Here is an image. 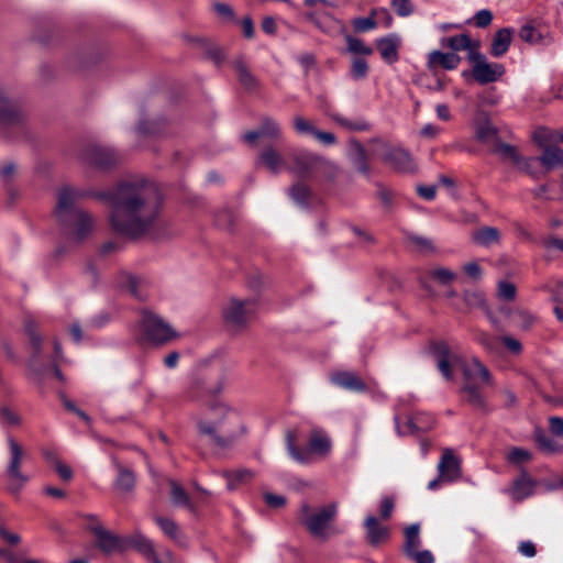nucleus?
I'll list each match as a JSON object with an SVG mask.
<instances>
[{"mask_svg":"<svg viewBox=\"0 0 563 563\" xmlns=\"http://www.w3.org/2000/svg\"><path fill=\"white\" fill-rule=\"evenodd\" d=\"M110 208L113 230L131 239H159L163 199L157 186L147 180L123 181L115 188L96 195Z\"/></svg>","mask_w":563,"mask_h":563,"instance_id":"obj_1","label":"nucleus"},{"mask_svg":"<svg viewBox=\"0 0 563 563\" xmlns=\"http://www.w3.org/2000/svg\"><path fill=\"white\" fill-rule=\"evenodd\" d=\"M224 387V382L216 384L208 383L206 379L197 377L192 380L187 396L192 400H203L207 404V412L197 421L199 434L208 437L220 446L228 448L238 437L240 418L235 411L220 401H209L218 395Z\"/></svg>","mask_w":563,"mask_h":563,"instance_id":"obj_2","label":"nucleus"},{"mask_svg":"<svg viewBox=\"0 0 563 563\" xmlns=\"http://www.w3.org/2000/svg\"><path fill=\"white\" fill-rule=\"evenodd\" d=\"M84 194L69 187L62 188L57 194L55 217L69 243L79 244L91 234L95 220L92 216L76 207V201Z\"/></svg>","mask_w":563,"mask_h":563,"instance_id":"obj_3","label":"nucleus"},{"mask_svg":"<svg viewBox=\"0 0 563 563\" xmlns=\"http://www.w3.org/2000/svg\"><path fill=\"white\" fill-rule=\"evenodd\" d=\"M297 432L295 430H287L285 434L286 449L292 460L300 464H309L314 457H325L332 448V443L328 434L320 430L313 429L310 432L307 448L300 449L297 446Z\"/></svg>","mask_w":563,"mask_h":563,"instance_id":"obj_4","label":"nucleus"},{"mask_svg":"<svg viewBox=\"0 0 563 563\" xmlns=\"http://www.w3.org/2000/svg\"><path fill=\"white\" fill-rule=\"evenodd\" d=\"M461 369L464 379L461 393L466 394L467 404L475 409L487 412L489 409L486 398L473 380L479 378L484 384L492 385L493 377L489 369L477 357H473L470 363L462 362Z\"/></svg>","mask_w":563,"mask_h":563,"instance_id":"obj_5","label":"nucleus"},{"mask_svg":"<svg viewBox=\"0 0 563 563\" xmlns=\"http://www.w3.org/2000/svg\"><path fill=\"white\" fill-rule=\"evenodd\" d=\"M336 517V506L330 504L316 511H311L308 504H302L299 512V521L308 532L317 540L325 541L335 533L333 521Z\"/></svg>","mask_w":563,"mask_h":563,"instance_id":"obj_6","label":"nucleus"},{"mask_svg":"<svg viewBox=\"0 0 563 563\" xmlns=\"http://www.w3.org/2000/svg\"><path fill=\"white\" fill-rule=\"evenodd\" d=\"M9 461L5 473L9 478L8 489L12 493L20 492L30 477L22 472V463L26 456L23 446L13 438L8 437Z\"/></svg>","mask_w":563,"mask_h":563,"instance_id":"obj_7","label":"nucleus"},{"mask_svg":"<svg viewBox=\"0 0 563 563\" xmlns=\"http://www.w3.org/2000/svg\"><path fill=\"white\" fill-rule=\"evenodd\" d=\"M140 323L146 339L153 343L164 344L177 336L168 323L150 310H142Z\"/></svg>","mask_w":563,"mask_h":563,"instance_id":"obj_8","label":"nucleus"},{"mask_svg":"<svg viewBox=\"0 0 563 563\" xmlns=\"http://www.w3.org/2000/svg\"><path fill=\"white\" fill-rule=\"evenodd\" d=\"M473 64L472 76L479 85H487L497 81L506 71L503 64L489 63L479 51L473 49L467 56Z\"/></svg>","mask_w":563,"mask_h":563,"instance_id":"obj_9","label":"nucleus"},{"mask_svg":"<svg viewBox=\"0 0 563 563\" xmlns=\"http://www.w3.org/2000/svg\"><path fill=\"white\" fill-rule=\"evenodd\" d=\"M24 122L25 115L19 102L8 87L0 85V125L20 129Z\"/></svg>","mask_w":563,"mask_h":563,"instance_id":"obj_10","label":"nucleus"},{"mask_svg":"<svg viewBox=\"0 0 563 563\" xmlns=\"http://www.w3.org/2000/svg\"><path fill=\"white\" fill-rule=\"evenodd\" d=\"M256 308L257 303L254 299L232 298L223 308V318L229 325L242 329L254 317Z\"/></svg>","mask_w":563,"mask_h":563,"instance_id":"obj_11","label":"nucleus"},{"mask_svg":"<svg viewBox=\"0 0 563 563\" xmlns=\"http://www.w3.org/2000/svg\"><path fill=\"white\" fill-rule=\"evenodd\" d=\"M131 548L135 549L148 563H176L173 552L167 548H157L142 533L130 538Z\"/></svg>","mask_w":563,"mask_h":563,"instance_id":"obj_12","label":"nucleus"},{"mask_svg":"<svg viewBox=\"0 0 563 563\" xmlns=\"http://www.w3.org/2000/svg\"><path fill=\"white\" fill-rule=\"evenodd\" d=\"M95 522L89 527L90 531L96 537L97 548L104 554H112L115 552L125 551L130 544V539H123L111 531L107 530L95 516H89Z\"/></svg>","mask_w":563,"mask_h":563,"instance_id":"obj_13","label":"nucleus"},{"mask_svg":"<svg viewBox=\"0 0 563 563\" xmlns=\"http://www.w3.org/2000/svg\"><path fill=\"white\" fill-rule=\"evenodd\" d=\"M382 158L391 170L398 174H415L418 169L410 152L400 146L386 148Z\"/></svg>","mask_w":563,"mask_h":563,"instance_id":"obj_14","label":"nucleus"},{"mask_svg":"<svg viewBox=\"0 0 563 563\" xmlns=\"http://www.w3.org/2000/svg\"><path fill=\"white\" fill-rule=\"evenodd\" d=\"M319 157V155L305 150L294 151L288 157L287 170L296 174L299 178L314 177Z\"/></svg>","mask_w":563,"mask_h":563,"instance_id":"obj_15","label":"nucleus"},{"mask_svg":"<svg viewBox=\"0 0 563 563\" xmlns=\"http://www.w3.org/2000/svg\"><path fill=\"white\" fill-rule=\"evenodd\" d=\"M303 18L307 21L313 23L324 33H328L332 36H343L346 42L344 51L346 53H352V35L347 33V29L341 20H338L331 15H323L318 18L313 13H305Z\"/></svg>","mask_w":563,"mask_h":563,"instance_id":"obj_16","label":"nucleus"},{"mask_svg":"<svg viewBox=\"0 0 563 563\" xmlns=\"http://www.w3.org/2000/svg\"><path fill=\"white\" fill-rule=\"evenodd\" d=\"M122 156L113 148L100 145L88 146L84 152V159L100 169L115 166Z\"/></svg>","mask_w":563,"mask_h":563,"instance_id":"obj_17","label":"nucleus"},{"mask_svg":"<svg viewBox=\"0 0 563 563\" xmlns=\"http://www.w3.org/2000/svg\"><path fill=\"white\" fill-rule=\"evenodd\" d=\"M431 352L442 376L451 380L453 378L452 367L459 364L461 358L451 352L450 346L444 341L433 342L431 344Z\"/></svg>","mask_w":563,"mask_h":563,"instance_id":"obj_18","label":"nucleus"},{"mask_svg":"<svg viewBox=\"0 0 563 563\" xmlns=\"http://www.w3.org/2000/svg\"><path fill=\"white\" fill-rule=\"evenodd\" d=\"M396 427L399 434H416L428 432L435 426V418L430 413L418 412L408 418L406 423L401 427L398 418L395 419Z\"/></svg>","mask_w":563,"mask_h":563,"instance_id":"obj_19","label":"nucleus"},{"mask_svg":"<svg viewBox=\"0 0 563 563\" xmlns=\"http://www.w3.org/2000/svg\"><path fill=\"white\" fill-rule=\"evenodd\" d=\"M364 530L366 542L374 548L387 542L390 538L389 527L379 523L373 515L365 518Z\"/></svg>","mask_w":563,"mask_h":563,"instance_id":"obj_20","label":"nucleus"},{"mask_svg":"<svg viewBox=\"0 0 563 563\" xmlns=\"http://www.w3.org/2000/svg\"><path fill=\"white\" fill-rule=\"evenodd\" d=\"M24 329L26 334L29 335L30 344L33 349V354L30 358V369L37 378H40L43 373L36 366L41 354L42 336L37 331L36 322L32 318L25 319Z\"/></svg>","mask_w":563,"mask_h":563,"instance_id":"obj_21","label":"nucleus"},{"mask_svg":"<svg viewBox=\"0 0 563 563\" xmlns=\"http://www.w3.org/2000/svg\"><path fill=\"white\" fill-rule=\"evenodd\" d=\"M440 478L445 482H453L461 476L460 460L454 455L451 449H445L438 464Z\"/></svg>","mask_w":563,"mask_h":563,"instance_id":"obj_22","label":"nucleus"},{"mask_svg":"<svg viewBox=\"0 0 563 563\" xmlns=\"http://www.w3.org/2000/svg\"><path fill=\"white\" fill-rule=\"evenodd\" d=\"M280 126L276 120L269 117L262 119L261 125L256 131H249L244 134V141L252 144L258 137H268L271 140H277L280 137Z\"/></svg>","mask_w":563,"mask_h":563,"instance_id":"obj_23","label":"nucleus"},{"mask_svg":"<svg viewBox=\"0 0 563 563\" xmlns=\"http://www.w3.org/2000/svg\"><path fill=\"white\" fill-rule=\"evenodd\" d=\"M461 57L456 53H444L432 51L428 55L427 66L430 70L441 67L445 70H453L459 67Z\"/></svg>","mask_w":563,"mask_h":563,"instance_id":"obj_24","label":"nucleus"},{"mask_svg":"<svg viewBox=\"0 0 563 563\" xmlns=\"http://www.w3.org/2000/svg\"><path fill=\"white\" fill-rule=\"evenodd\" d=\"M256 164L264 166L273 174H278L282 169H287L289 162L287 163L277 150L269 146L260 153Z\"/></svg>","mask_w":563,"mask_h":563,"instance_id":"obj_25","label":"nucleus"},{"mask_svg":"<svg viewBox=\"0 0 563 563\" xmlns=\"http://www.w3.org/2000/svg\"><path fill=\"white\" fill-rule=\"evenodd\" d=\"M377 49L379 51L380 57L387 64H394L399 59V38L389 34L387 36L380 37L376 41Z\"/></svg>","mask_w":563,"mask_h":563,"instance_id":"obj_26","label":"nucleus"},{"mask_svg":"<svg viewBox=\"0 0 563 563\" xmlns=\"http://www.w3.org/2000/svg\"><path fill=\"white\" fill-rule=\"evenodd\" d=\"M233 69L241 86L247 91H255L260 88V80L253 75L249 65L242 57L233 60Z\"/></svg>","mask_w":563,"mask_h":563,"instance_id":"obj_27","label":"nucleus"},{"mask_svg":"<svg viewBox=\"0 0 563 563\" xmlns=\"http://www.w3.org/2000/svg\"><path fill=\"white\" fill-rule=\"evenodd\" d=\"M536 481L522 468L519 476L514 481L510 494L515 500H523L533 494Z\"/></svg>","mask_w":563,"mask_h":563,"instance_id":"obj_28","label":"nucleus"},{"mask_svg":"<svg viewBox=\"0 0 563 563\" xmlns=\"http://www.w3.org/2000/svg\"><path fill=\"white\" fill-rule=\"evenodd\" d=\"M514 30L510 27H503L496 31L490 44L492 56L499 58L504 56L512 42Z\"/></svg>","mask_w":563,"mask_h":563,"instance_id":"obj_29","label":"nucleus"},{"mask_svg":"<svg viewBox=\"0 0 563 563\" xmlns=\"http://www.w3.org/2000/svg\"><path fill=\"white\" fill-rule=\"evenodd\" d=\"M155 523L161 528L163 533L168 537L172 541L177 543L180 547H185L187 543L186 537L184 536L181 529L170 518L162 517V516H155L154 517Z\"/></svg>","mask_w":563,"mask_h":563,"instance_id":"obj_30","label":"nucleus"},{"mask_svg":"<svg viewBox=\"0 0 563 563\" xmlns=\"http://www.w3.org/2000/svg\"><path fill=\"white\" fill-rule=\"evenodd\" d=\"M112 463L118 471V476L114 482V488L121 494H126L133 490L135 486L134 473L119 463L115 457H112Z\"/></svg>","mask_w":563,"mask_h":563,"instance_id":"obj_31","label":"nucleus"},{"mask_svg":"<svg viewBox=\"0 0 563 563\" xmlns=\"http://www.w3.org/2000/svg\"><path fill=\"white\" fill-rule=\"evenodd\" d=\"M441 45L452 49L453 51L452 53L460 52V51H467L468 55H470L471 52H473V49H475V45H476V51H479L481 43H479V41H472L470 35L463 33V34H457L454 36L442 38Z\"/></svg>","mask_w":563,"mask_h":563,"instance_id":"obj_32","label":"nucleus"},{"mask_svg":"<svg viewBox=\"0 0 563 563\" xmlns=\"http://www.w3.org/2000/svg\"><path fill=\"white\" fill-rule=\"evenodd\" d=\"M170 485V500L174 506L185 507L190 512L196 514L197 507L190 499L189 495L183 488V486L176 481H169Z\"/></svg>","mask_w":563,"mask_h":563,"instance_id":"obj_33","label":"nucleus"},{"mask_svg":"<svg viewBox=\"0 0 563 563\" xmlns=\"http://www.w3.org/2000/svg\"><path fill=\"white\" fill-rule=\"evenodd\" d=\"M538 161L547 170H552L555 167L563 166V150L559 146L548 145L544 147Z\"/></svg>","mask_w":563,"mask_h":563,"instance_id":"obj_34","label":"nucleus"},{"mask_svg":"<svg viewBox=\"0 0 563 563\" xmlns=\"http://www.w3.org/2000/svg\"><path fill=\"white\" fill-rule=\"evenodd\" d=\"M533 439L538 448L547 454H556L563 451V445L551 437L547 435L541 428H537L533 432Z\"/></svg>","mask_w":563,"mask_h":563,"instance_id":"obj_35","label":"nucleus"},{"mask_svg":"<svg viewBox=\"0 0 563 563\" xmlns=\"http://www.w3.org/2000/svg\"><path fill=\"white\" fill-rule=\"evenodd\" d=\"M405 543H404V553L407 556L408 554L417 551L421 545L420 539V525L412 523L405 528Z\"/></svg>","mask_w":563,"mask_h":563,"instance_id":"obj_36","label":"nucleus"},{"mask_svg":"<svg viewBox=\"0 0 563 563\" xmlns=\"http://www.w3.org/2000/svg\"><path fill=\"white\" fill-rule=\"evenodd\" d=\"M222 475L227 479V485L230 490L235 489L240 484L249 483L254 477V473L247 468L223 471Z\"/></svg>","mask_w":563,"mask_h":563,"instance_id":"obj_37","label":"nucleus"},{"mask_svg":"<svg viewBox=\"0 0 563 563\" xmlns=\"http://www.w3.org/2000/svg\"><path fill=\"white\" fill-rule=\"evenodd\" d=\"M500 240V232L494 227H484L473 233V241L482 246H490L498 243Z\"/></svg>","mask_w":563,"mask_h":563,"instance_id":"obj_38","label":"nucleus"},{"mask_svg":"<svg viewBox=\"0 0 563 563\" xmlns=\"http://www.w3.org/2000/svg\"><path fill=\"white\" fill-rule=\"evenodd\" d=\"M475 136L482 143L498 140V129L485 118L476 123Z\"/></svg>","mask_w":563,"mask_h":563,"instance_id":"obj_39","label":"nucleus"},{"mask_svg":"<svg viewBox=\"0 0 563 563\" xmlns=\"http://www.w3.org/2000/svg\"><path fill=\"white\" fill-rule=\"evenodd\" d=\"M341 174L340 168L334 165L332 162L323 158L322 156L319 157L317 170L314 174V177L333 181L335 180L339 175Z\"/></svg>","mask_w":563,"mask_h":563,"instance_id":"obj_40","label":"nucleus"},{"mask_svg":"<svg viewBox=\"0 0 563 563\" xmlns=\"http://www.w3.org/2000/svg\"><path fill=\"white\" fill-rule=\"evenodd\" d=\"M354 167L364 176H369L368 155L364 146L354 141Z\"/></svg>","mask_w":563,"mask_h":563,"instance_id":"obj_41","label":"nucleus"},{"mask_svg":"<svg viewBox=\"0 0 563 563\" xmlns=\"http://www.w3.org/2000/svg\"><path fill=\"white\" fill-rule=\"evenodd\" d=\"M495 152L500 154L504 157L509 158L514 164L521 162V154L518 152L517 147L507 143L497 142L495 146Z\"/></svg>","mask_w":563,"mask_h":563,"instance_id":"obj_42","label":"nucleus"},{"mask_svg":"<svg viewBox=\"0 0 563 563\" xmlns=\"http://www.w3.org/2000/svg\"><path fill=\"white\" fill-rule=\"evenodd\" d=\"M531 459H532L531 452L523 448H519V446L512 448L507 454V461L514 465H519V464L529 462V461H531Z\"/></svg>","mask_w":563,"mask_h":563,"instance_id":"obj_43","label":"nucleus"},{"mask_svg":"<svg viewBox=\"0 0 563 563\" xmlns=\"http://www.w3.org/2000/svg\"><path fill=\"white\" fill-rule=\"evenodd\" d=\"M474 339L488 352L493 353L498 350V339L487 332L477 331L474 334Z\"/></svg>","mask_w":563,"mask_h":563,"instance_id":"obj_44","label":"nucleus"},{"mask_svg":"<svg viewBox=\"0 0 563 563\" xmlns=\"http://www.w3.org/2000/svg\"><path fill=\"white\" fill-rule=\"evenodd\" d=\"M331 383L340 388H352V374L346 371H334L330 374Z\"/></svg>","mask_w":563,"mask_h":563,"instance_id":"obj_45","label":"nucleus"},{"mask_svg":"<svg viewBox=\"0 0 563 563\" xmlns=\"http://www.w3.org/2000/svg\"><path fill=\"white\" fill-rule=\"evenodd\" d=\"M519 37L529 44H538L542 40L541 33L531 24H525L520 27Z\"/></svg>","mask_w":563,"mask_h":563,"instance_id":"obj_46","label":"nucleus"},{"mask_svg":"<svg viewBox=\"0 0 563 563\" xmlns=\"http://www.w3.org/2000/svg\"><path fill=\"white\" fill-rule=\"evenodd\" d=\"M290 197L298 203H306L310 196V188L301 183L295 184L289 189Z\"/></svg>","mask_w":563,"mask_h":563,"instance_id":"obj_47","label":"nucleus"},{"mask_svg":"<svg viewBox=\"0 0 563 563\" xmlns=\"http://www.w3.org/2000/svg\"><path fill=\"white\" fill-rule=\"evenodd\" d=\"M539 162L538 157H525L521 155V162L516 165L533 179L540 178V172L534 168V163Z\"/></svg>","mask_w":563,"mask_h":563,"instance_id":"obj_48","label":"nucleus"},{"mask_svg":"<svg viewBox=\"0 0 563 563\" xmlns=\"http://www.w3.org/2000/svg\"><path fill=\"white\" fill-rule=\"evenodd\" d=\"M516 286L509 282H500L498 284V296L500 299L512 301L516 298Z\"/></svg>","mask_w":563,"mask_h":563,"instance_id":"obj_49","label":"nucleus"},{"mask_svg":"<svg viewBox=\"0 0 563 563\" xmlns=\"http://www.w3.org/2000/svg\"><path fill=\"white\" fill-rule=\"evenodd\" d=\"M123 278H124V284H125L128 290L131 292V295L142 299L143 296L140 291L142 280L131 274H124Z\"/></svg>","mask_w":563,"mask_h":563,"instance_id":"obj_50","label":"nucleus"},{"mask_svg":"<svg viewBox=\"0 0 563 563\" xmlns=\"http://www.w3.org/2000/svg\"><path fill=\"white\" fill-rule=\"evenodd\" d=\"M377 25L373 14L366 18L354 19V32H367L375 29Z\"/></svg>","mask_w":563,"mask_h":563,"instance_id":"obj_51","label":"nucleus"},{"mask_svg":"<svg viewBox=\"0 0 563 563\" xmlns=\"http://www.w3.org/2000/svg\"><path fill=\"white\" fill-rule=\"evenodd\" d=\"M473 21L477 27L485 29L493 21V12L488 9H482L475 13Z\"/></svg>","mask_w":563,"mask_h":563,"instance_id":"obj_52","label":"nucleus"},{"mask_svg":"<svg viewBox=\"0 0 563 563\" xmlns=\"http://www.w3.org/2000/svg\"><path fill=\"white\" fill-rule=\"evenodd\" d=\"M431 276L434 279H437L439 283H441L442 285L450 284L456 277V275L452 271L444 268V267L433 269L431 272Z\"/></svg>","mask_w":563,"mask_h":563,"instance_id":"obj_53","label":"nucleus"},{"mask_svg":"<svg viewBox=\"0 0 563 563\" xmlns=\"http://www.w3.org/2000/svg\"><path fill=\"white\" fill-rule=\"evenodd\" d=\"M294 128L299 134H311L312 136L317 130L310 121L302 117H296L294 119Z\"/></svg>","mask_w":563,"mask_h":563,"instance_id":"obj_54","label":"nucleus"},{"mask_svg":"<svg viewBox=\"0 0 563 563\" xmlns=\"http://www.w3.org/2000/svg\"><path fill=\"white\" fill-rule=\"evenodd\" d=\"M375 240L372 234L364 230L354 228V245L357 244L362 247H367L374 244Z\"/></svg>","mask_w":563,"mask_h":563,"instance_id":"obj_55","label":"nucleus"},{"mask_svg":"<svg viewBox=\"0 0 563 563\" xmlns=\"http://www.w3.org/2000/svg\"><path fill=\"white\" fill-rule=\"evenodd\" d=\"M408 240L421 252H433L434 250L432 241L427 238L409 235Z\"/></svg>","mask_w":563,"mask_h":563,"instance_id":"obj_56","label":"nucleus"},{"mask_svg":"<svg viewBox=\"0 0 563 563\" xmlns=\"http://www.w3.org/2000/svg\"><path fill=\"white\" fill-rule=\"evenodd\" d=\"M407 559L413 561L415 563H434V556L429 550H417L407 555Z\"/></svg>","mask_w":563,"mask_h":563,"instance_id":"obj_57","label":"nucleus"},{"mask_svg":"<svg viewBox=\"0 0 563 563\" xmlns=\"http://www.w3.org/2000/svg\"><path fill=\"white\" fill-rule=\"evenodd\" d=\"M369 66L363 57H354V79H364L367 77Z\"/></svg>","mask_w":563,"mask_h":563,"instance_id":"obj_58","label":"nucleus"},{"mask_svg":"<svg viewBox=\"0 0 563 563\" xmlns=\"http://www.w3.org/2000/svg\"><path fill=\"white\" fill-rule=\"evenodd\" d=\"M391 5L399 16H408L413 11L410 0H393Z\"/></svg>","mask_w":563,"mask_h":563,"instance_id":"obj_59","label":"nucleus"},{"mask_svg":"<svg viewBox=\"0 0 563 563\" xmlns=\"http://www.w3.org/2000/svg\"><path fill=\"white\" fill-rule=\"evenodd\" d=\"M213 11L223 20H233L234 11L228 3L216 2L212 4Z\"/></svg>","mask_w":563,"mask_h":563,"instance_id":"obj_60","label":"nucleus"},{"mask_svg":"<svg viewBox=\"0 0 563 563\" xmlns=\"http://www.w3.org/2000/svg\"><path fill=\"white\" fill-rule=\"evenodd\" d=\"M464 301L470 307H482L485 303V298L482 292L477 291H465Z\"/></svg>","mask_w":563,"mask_h":563,"instance_id":"obj_61","label":"nucleus"},{"mask_svg":"<svg viewBox=\"0 0 563 563\" xmlns=\"http://www.w3.org/2000/svg\"><path fill=\"white\" fill-rule=\"evenodd\" d=\"M394 500L390 497H384L379 505V515L383 520H388L394 511Z\"/></svg>","mask_w":563,"mask_h":563,"instance_id":"obj_62","label":"nucleus"},{"mask_svg":"<svg viewBox=\"0 0 563 563\" xmlns=\"http://www.w3.org/2000/svg\"><path fill=\"white\" fill-rule=\"evenodd\" d=\"M549 429L552 434L563 438V418L558 416L550 417Z\"/></svg>","mask_w":563,"mask_h":563,"instance_id":"obj_63","label":"nucleus"},{"mask_svg":"<svg viewBox=\"0 0 563 563\" xmlns=\"http://www.w3.org/2000/svg\"><path fill=\"white\" fill-rule=\"evenodd\" d=\"M263 497L265 503L272 508H282L286 504V499L282 495L265 493Z\"/></svg>","mask_w":563,"mask_h":563,"instance_id":"obj_64","label":"nucleus"}]
</instances>
